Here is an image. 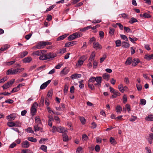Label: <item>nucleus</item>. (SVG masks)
I'll use <instances>...</instances> for the list:
<instances>
[{"mask_svg":"<svg viewBox=\"0 0 153 153\" xmlns=\"http://www.w3.org/2000/svg\"><path fill=\"white\" fill-rule=\"evenodd\" d=\"M88 87L92 90H94V86L92 84L88 83Z\"/></svg>","mask_w":153,"mask_h":153,"instance_id":"6e6d98bb","label":"nucleus"},{"mask_svg":"<svg viewBox=\"0 0 153 153\" xmlns=\"http://www.w3.org/2000/svg\"><path fill=\"white\" fill-rule=\"evenodd\" d=\"M41 125H39V124H36L34 127V131L36 132L39 131H41L42 132V128L40 126Z\"/></svg>","mask_w":153,"mask_h":153,"instance_id":"9d476101","label":"nucleus"},{"mask_svg":"<svg viewBox=\"0 0 153 153\" xmlns=\"http://www.w3.org/2000/svg\"><path fill=\"white\" fill-rule=\"evenodd\" d=\"M57 53H50L46 54L44 56H41L40 57V60H44L50 59L53 58L57 56Z\"/></svg>","mask_w":153,"mask_h":153,"instance_id":"f03ea898","label":"nucleus"},{"mask_svg":"<svg viewBox=\"0 0 153 153\" xmlns=\"http://www.w3.org/2000/svg\"><path fill=\"white\" fill-rule=\"evenodd\" d=\"M16 117V114H12L7 116V119L8 120H13L15 119Z\"/></svg>","mask_w":153,"mask_h":153,"instance_id":"4468645a","label":"nucleus"},{"mask_svg":"<svg viewBox=\"0 0 153 153\" xmlns=\"http://www.w3.org/2000/svg\"><path fill=\"white\" fill-rule=\"evenodd\" d=\"M95 56V54L94 52H93L91 53L90 56L89 58V61L92 62L93 60H94Z\"/></svg>","mask_w":153,"mask_h":153,"instance_id":"cd10ccee","label":"nucleus"},{"mask_svg":"<svg viewBox=\"0 0 153 153\" xmlns=\"http://www.w3.org/2000/svg\"><path fill=\"white\" fill-rule=\"evenodd\" d=\"M100 149V146L98 145H96L95 147V151L97 152H99Z\"/></svg>","mask_w":153,"mask_h":153,"instance_id":"0e129e2a","label":"nucleus"},{"mask_svg":"<svg viewBox=\"0 0 153 153\" xmlns=\"http://www.w3.org/2000/svg\"><path fill=\"white\" fill-rule=\"evenodd\" d=\"M137 118V117L136 116H134L132 115L131 118L129 119V120L131 122L134 121Z\"/></svg>","mask_w":153,"mask_h":153,"instance_id":"37998d69","label":"nucleus"},{"mask_svg":"<svg viewBox=\"0 0 153 153\" xmlns=\"http://www.w3.org/2000/svg\"><path fill=\"white\" fill-rule=\"evenodd\" d=\"M55 6V5H53L52 6H50L47 9L46 11H48L51 10Z\"/></svg>","mask_w":153,"mask_h":153,"instance_id":"13d9d810","label":"nucleus"},{"mask_svg":"<svg viewBox=\"0 0 153 153\" xmlns=\"http://www.w3.org/2000/svg\"><path fill=\"white\" fill-rule=\"evenodd\" d=\"M143 16L146 18H150L151 17V16L150 14L146 13H145L143 14Z\"/></svg>","mask_w":153,"mask_h":153,"instance_id":"052dcab7","label":"nucleus"},{"mask_svg":"<svg viewBox=\"0 0 153 153\" xmlns=\"http://www.w3.org/2000/svg\"><path fill=\"white\" fill-rule=\"evenodd\" d=\"M114 94L111 96L112 98H116L117 96H120V93L118 91H116L114 92L113 93Z\"/></svg>","mask_w":153,"mask_h":153,"instance_id":"2f4dec72","label":"nucleus"},{"mask_svg":"<svg viewBox=\"0 0 153 153\" xmlns=\"http://www.w3.org/2000/svg\"><path fill=\"white\" fill-rule=\"evenodd\" d=\"M118 88L121 92L122 93L124 92L125 91L124 88L122 84H120L118 85Z\"/></svg>","mask_w":153,"mask_h":153,"instance_id":"393cba45","label":"nucleus"},{"mask_svg":"<svg viewBox=\"0 0 153 153\" xmlns=\"http://www.w3.org/2000/svg\"><path fill=\"white\" fill-rule=\"evenodd\" d=\"M127 101V97L126 95L124 94L123 97V102L124 103H126Z\"/></svg>","mask_w":153,"mask_h":153,"instance_id":"864d4df0","label":"nucleus"},{"mask_svg":"<svg viewBox=\"0 0 153 153\" xmlns=\"http://www.w3.org/2000/svg\"><path fill=\"white\" fill-rule=\"evenodd\" d=\"M15 79H14L11 80L9 82L5 84L2 86V87L4 89H6L10 87L15 82Z\"/></svg>","mask_w":153,"mask_h":153,"instance_id":"423d86ee","label":"nucleus"},{"mask_svg":"<svg viewBox=\"0 0 153 153\" xmlns=\"http://www.w3.org/2000/svg\"><path fill=\"white\" fill-rule=\"evenodd\" d=\"M47 146L43 145H42L40 148V149L42 150L45 152H47Z\"/></svg>","mask_w":153,"mask_h":153,"instance_id":"a18cd8bd","label":"nucleus"},{"mask_svg":"<svg viewBox=\"0 0 153 153\" xmlns=\"http://www.w3.org/2000/svg\"><path fill=\"white\" fill-rule=\"evenodd\" d=\"M114 29L113 28H109V33L111 35H114Z\"/></svg>","mask_w":153,"mask_h":153,"instance_id":"3c124183","label":"nucleus"},{"mask_svg":"<svg viewBox=\"0 0 153 153\" xmlns=\"http://www.w3.org/2000/svg\"><path fill=\"white\" fill-rule=\"evenodd\" d=\"M85 59V56H83L79 60L78 62L77 63L76 65V66L77 67L79 66H81L83 64L84 61Z\"/></svg>","mask_w":153,"mask_h":153,"instance_id":"6e6552de","label":"nucleus"},{"mask_svg":"<svg viewBox=\"0 0 153 153\" xmlns=\"http://www.w3.org/2000/svg\"><path fill=\"white\" fill-rule=\"evenodd\" d=\"M96 77H95L91 76L89 78L88 80V82H92L93 83L95 81V80H96Z\"/></svg>","mask_w":153,"mask_h":153,"instance_id":"79ce46f5","label":"nucleus"},{"mask_svg":"<svg viewBox=\"0 0 153 153\" xmlns=\"http://www.w3.org/2000/svg\"><path fill=\"white\" fill-rule=\"evenodd\" d=\"M146 101L144 99H141L140 100V104L144 105L146 104Z\"/></svg>","mask_w":153,"mask_h":153,"instance_id":"e2e57ef3","label":"nucleus"},{"mask_svg":"<svg viewBox=\"0 0 153 153\" xmlns=\"http://www.w3.org/2000/svg\"><path fill=\"white\" fill-rule=\"evenodd\" d=\"M28 54V52L26 51L21 52L18 54V56L20 58H23L26 56Z\"/></svg>","mask_w":153,"mask_h":153,"instance_id":"a211bd4d","label":"nucleus"},{"mask_svg":"<svg viewBox=\"0 0 153 153\" xmlns=\"http://www.w3.org/2000/svg\"><path fill=\"white\" fill-rule=\"evenodd\" d=\"M136 87L139 91H140L142 89L141 85L140 84H136Z\"/></svg>","mask_w":153,"mask_h":153,"instance_id":"680f3d73","label":"nucleus"},{"mask_svg":"<svg viewBox=\"0 0 153 153\" xmlns=\"http://www.w3.org/2000/svg\"><path fill=\"white\" fill-rule=\"evenodd\" d=\"M24 70V68H18L16 69H9L7 70L6 74L7 75L10 74H15L22 71Z\"/></svg>","mask_w":153,"mask_h":153,"instance_id":"7ed1b4c3","label":"nucleus"},{"mask_svg":"<svg viewBox=\"0 0 153 153\" xmlns=\"http://www.w3.org/2000/svg\"><path fill=\"white\" fill-rule=\"evenodd\" d=\"M81 76V75L79 74H74L72 75L71 78L72 79H76L80 78Z\"/></svg>","mask_w":153,"mask_h":153,"instance_id":"412c9836","label":"nucleus"},{"mask_svg":"<svg viewBox=\"0 0 153 153\" xmlns=\"http://www.w3.org/2000/svg\"><path fill=\"white\" fill-rule=\"evenodd\" d=\"M145 119L146 120L148 121H153V117L152 116H149L148 117H146L145 118Z\"/></svg>","mask_w":153,"mask_h":153,"instance_id":"8fccbe9b","label":"nucleus"},{"mask_svg":"<svg viewBox=\"0 0 153 153\" xmlns=\"http://www.w3.org/2000/svg\"><path fill=\"white\" fill-rule=\"evenodd\" d=\"M110 142L113 145L116 144L117 143L115 139L112 137H111L110 138Z\"/></svg>","mask_w":153,"mask_h":153,"instance_id":"4c0bfd02","label":"nucleus"},{"mask_svg":"<svg viewBox=\"0 0 153 153\" xmlns=\"http://www.w3.org/2000/svg\"><path fill=\"white\" fill-rule=\"evenodd\" d=\"M121 46L124 48H128L129 47L130 45L127 42H122L121 43Z\"/></svg>","mask_w":153,"mask_h":153,"instance_id":"4be33fe9","label":"nucleus"},{"mask_svg":"<svg viewBox=\"0 0 153 153\" xmlns=\"http://www.w3.org/2000/svg\"><path fill=\"white\" fill-rule=\"evenodd\" d=\"M137 22L138 21L134 17H132L130 19L129 22L130 24H133Z\"/></svg>","mask_w":153,"mask_h":153,"instance_id":"473e14b6","label":"nucleus"},{"mask_svg":"<svg viewBox=\"0 0 153 153\" xmlns=\"http://www.w3.org/2000/svg\"><path fill=\"white\" fill-rule=\"evenodd\" d=\"M10 47V45L8 44L5 45L1 47V51H4Z\"/></svg>","mask_w":153,"mask_h":153,"instance_id":"c756f323","label":"nucleus"},{"mask_svg":"<svg viewBox=\"0 0 153 153\" xmlns=\"http://www.w3.org/2000/svg\"><path fill=\"white\" fill-rule=\"evenodd\" d=\"M117 113H120L122 111V108L119 105H117L115 109Z\"/></svg>","mask_w":153,"mask_h":153,"instance_id":"b1692460","label":"nucleus"},{"mask_svg":"<svg viewBox=\"0 0 153 153\" xmlns=\"http://www.w3.org/2000/svg\"><path fill=\"white\" fill-rule=\"evenodd\" d=\"M51 80H49L46 82L42 84L40 87V89L42 90L45 89L51 82Z\"/></svg>","mask_w":153,"mask_h":153,"instance_id":"9b49d317","label":"nucleus"},{"mask_svg":"<svg viewBox=\"0 0 153 153\" xmlns=\"http://www.w3.org/2000/svg\"><path fill=\"white\" fill-rule=\"evenodd\" d=\"M106 55L105 54H104L103 56V57L100 59V62L102 63L104 60L106 58Z\"/></svg>","mask_w":153,"mask_h":153,"instance_id":"4d7b16f0","label":"nucleus"},{"mask_svg":"<svg viewBox=\"0 0 153 153\" xmlns=\"http://www.w3.org/2000/svg\"><path fill=\"white\" fill-rule=\"evenodd\" d=\"M82 148L81 147H78L76 151V153H82Z\"/></svg>","mask_w":153,"mask_h":153,"instance_id":"5fc2aeb1","label":"nucleus"},{"mask_svg":"<svg viewBox=\"0 0 153 153\" xmlns=\"http://www.w3.org/2000/svg\"><path fill=\"white\" fill-rule=\"evenodd\" d=\"M21 146L22 148H28L30 146V144L27 141L25 140L22 142Z\"/></svg>","mask_w":153,"mask_h":153,"instance_id":"f8f14e48","label":"nucleus"},{"mask_svg":"<svg viewBox=\"0 0 153 153\" xmlns=\"http://www.w3.org/2000/svg\"><path fill=\"white\" fill-rule=\"evenodd\" d=\"M38 104L36 102H35L33 105L30 109V113L32 115H34L37 111V108Z\"/></svg>","mask_w":153,"mask_h":153,"instance_id":"20e7f679","label":"nucleus"},{"mask_svg":"<svg viewBox=\"0 0 153 153\" xmlns=\"http://www.w3.org/2000/svg\"><path fill=\"white\" fill-rule=\"evenodd\" d=\"M140 62V60L138 58H134L133 59L132 61V65L135 66L137 65Z\"/></svg>","mask_w":153,"mask_h":153,"instance_id":"f3484780","label":"nucleus"},{"mask_svg":"<svg viewBox=\"0 0 153 153\" xmlns=\"http://www.w3.org/2000/svg\"><path fill=\"white\" fill-rule=\"evenodd\" d=\"M66 52V50L65 48H62L59 51H58L57 52V53L62 54Z\"/></svg>","mask_w":153,"mask_h":153,"instance_id":"a19ab883","label":"nucleus"},{"mask_svg":"<svg viewBox=\"0 0 153 153\" xmlns=\"http://www.w3.org/2000/svg\"><path fill=\"white\" fill-rule=\"evenodd\" d=\"M120 15H121L122 17L124 19H128L129 18L128 17V15L126 13H122Z\"/></svg>","mask_w":153,"mask_h":153,"instance_id":"de8ad7c7","label":"nucleus"},{"mask_svg":"<svg viewBox=\"0 0 153 153\" xmlns=\"http://www.w3.org/2000/svg\"><path fill=\"white\" fill-rule=\"evenodd\" d=\"M131 57H128L127 59L126 62L125 64L128 65H129L131 64Z\"/></svg>","mask_w":153,"mask_h":153,"instance_id":"58836bf2","label":"nucleus"},{"mask_svg":"<svg viewBox=\"0 0 153 153\" xmlns=\"http://www.w3.org/2000/svg\"><path fill=\"white\" fill-rule=\"evenodd\" d=\"M32 55L33 56H40L39 58L40 60V57L41 56H44V55H42L41 54V51L40 50H38L36 51H35L33 52L32 53Z\"/></svg>","mask_w":153,"mask_h":153,"instance_id":"ddd939ff","label":"nucleus"},{"mask_svg":"<svg viewBox=\"0 0 153 153\" xmlns=\"http://www.w3.org/2000/svg\"><path fill=\"white\" fill-rule=\"evenodd\" d=\"M116 45L117 47H120L121 45L122 42L120 40H118L115 42Z\"/></svg>","mask_w":153,"mask_h":153,"instance_id":"c03bdc74","label":"nucleus"},{"mask_svg":"<svg viewBox=\"0 0 153 153\" xmlns=\"http://www.w3.org/2000/svg\"><path fill=\"white\" fill-rule=\"evenodd\" d=\"M57 129L58 132L62 133L63 134L65 133H67L68 132L67 129L60 126L58 127Z\"/></svg>","mask_w":153,"mask_h":153,"instance_id":"1a4fd4ad","label":"nucleus"},{"mask_svg":"<svg viewBox=\"0 0 153 153\" xmlns=\"http://www.w3.org/2000/svg\"><path fill=\"white\" fill-rule=\"evenodd\" d=\"M102 76L104 79L108 81L110 78V75L107 73H105L103 74Z\"/></svg>","mask_w":153,"mask_h":153,"instance_id":"a878e982","label":"nucleus"},{"mask_svg":"<svg viewBox=\"0 0 153 153\" xmlns=\"http://www.w3.org/2000/svg\"><path fill=\"white\" fill-rule=\"evenodd\" d=\"M124 31L128 33L131 31L130 29L128 27H124Z\"/></svg>","mask_w":153,"mask_h":153,"instance_id":"69168bd1","label":"nucleus"},{"mask_svg":"<svg viewBox=\"0 0 153 153\" xmlns=\"http://www.w3.org/2000/svg\"><path fill=\"white\" fill-rule=\"evenodd\" d=\"M68 87L66 85H65L64 89V93L65 94H66L68 91Z\"/></svg>","mask_w":153,"mask_h":153,"instance_id":"bf43d9fd","label":"nucleus"},{"mask_svg":"<svg viewBox=\"0 0 153 153\" xmlns=\"http://www.w3.org/2000/svg\"><path fill=\"white\" fill-rule=\"evenodd\" d=\"M81 36L80 34L77 32L75 33L72 34L70 35L68 37V39L69 41L72 40L77 38H79Z\"/></svg>","mask_w":153,"mask_h":153,"instance_id":"39448f33","label":"nucleus"},{"mask_svg":"<svg viewBox=\"0 0 153 153\" xmlns=\"http://www.w3.org/2000/svg\"><path fill=\"white\" fill-rule=\"evenodd\" d=\"M68 35V34H65L61 36H60L58 37L57 39V41H59L62 40H63Z\"/></svg>","mask_w":153,"mask_h":153,"instance_id":"bb28decb","label":"nucleus"},{"mask_svg":"<svg viewBox=\"0 0 153 153\" xmlns=\"http://www.w3.org/2000/svg\"><path fill=\"white\" fill-rule=\"evenodd\" d=\"M144 59L148 60L153 59V54H152L151 55L146 54L145 55Z\"/></svg>","mask_w":153,"mask_h":153,"instance_id":"6ab92c4d","label":"nucleus"},{"mask_svg":"<svg viewBox=\"0 0 153 153\" xmlns=\"http://www.w3.org/2000/svg\"><path fill=\"white\" fill-rule=\"evenodd\" d=\"M79 118L80 120V121L82 124H84L86 122L85 119L84 117H79Z\"/></svg>","mask_w":153,"mask_h":153,"instance_id":"ea45409f","label":"nucleus"},{"mask_svg":"<svg viewBox=\"0 0 153 153\" xmlns=\"http://www.w3.org/2000/svg\"><path fill=\"white\" fill-rule=\"evenodd\" d=\"M93 47L96 50L102 48V46L98 42H94L93 43Z\"/></svg>","mask_w":153,"mask_h":153,"instance_id":"2eb2a0df","label":"nucleus"},{"mask_svg":"<svg viewBox=\"0 0 153 153\" xmlns=\"http://www.w3.org/2000/svg\"><path fill=\"white\" fill-rule=\"evenodd\" d=\"M67 133L63 134V140L64 141L66 142L68 140V137L67 135Z\"/></svg>","mask_w":153,"mask_h":153,"instance_id":"c85d7f7f","label":"nucleus"},{"mask_svg":"<svg viewBox=\"0 0 153 153\" xmlns=\"http://www.w3.org/2000/svg\"><path fill=\"white\" fill-rule=\"evenodd\" d=\"M32 60L31 57L30 56H28L24 58L23 60L24 63H29Z\"/></svg>","mask_w":153,"mask_h":153,"instance_id":"aec40b11","label":"nucleus"},{"mask_svg":"<svg viewBox=\"0 0 153 153\" xmlns=\"http://www.w3.org/2000/svg\"><path fill=\"white\" fill-rule=\"evenodd\" d=\"M69 72V70L66 68H64L60 72V74L61 76L67 74Z\"/></svg>","mask_w":153,"mask_h":153,"instance_id":"dca6fc26","label":"nucleus"},{"mask_svg":"<svg viewBox=\"0 0 153 153\" xmlns=\"http://www.w3.org/2000/svg\"><path fill=\"white\" fill-rule=\"evenodd\" d=\"M25 131L29 133H34V131L33 130L32 128L30 127L25 129Z\"/></svg>","mask_w":153,"mask_h":153,"instance_id":"c9c22d12","label":"nucleus"},{"mask_svg":"<svg viewBox=\"0 0 153 153\" xmlns=\"http://www.w3.org/2000/svg\"><path fill=\"white\" fill-rule=\"evenodd\" d=\"M120 36L122 39L126 41H128V40L127 37L125 35H120Z\"/></svg>","mask_w":153,"mask_h":153,"instance_id":"603ef678","label":"nucleus"},{"mask_svg":"<svg viewBox=\"0 0 153 153\" xmlns=\"http://www.w3.org/2000/svg\"><path fill=\"white\" fill-rule=\"evenodd\" d=\"M27 139L28 140L32 142H36L37 141L36 139L32 137H28Z\"/></svg>","mask_w":153,"mask_h":153,"instance_id":"f704fd0d","label":"nucleus"},{"mask_svg":"<svg viewBox=\"0 0 153 153\" xmlns=\"http://www.w3.org/2000/svg\"><path fill=\"white\" fill-rule=\"evenodd\" d=\"M19 88L17 86V87L13 88V89L11 91V93H13L17 92L18 91H19Z\"/></svg>","mask_w":153,"mask_h":153,"instance_id":"09e8293b","label":"nucleus"},{"mask_svg":"<svg viewBox=\"0 0 153 153\" xmlns=\"http://www.w3.org/2000/svg\"><path fill=\"white\" fill-rule=\"evenodd\" d=\"M96 83L94 84V85L97 86L98 88L101 86V83L102 82V77L101 76H97L96 77Z\"/></svg>","mask_w":153,"mask_h":153,"instance_id":"0eeeda50","label":"nucleus"},{"mask_svg":"<svg viewBox=\"0 0 153 153\" xmlns=\"http://www.w3.org/2000/svg\"><path fill=\"white\" fill-rule=\"evenodd\" d=\"M91 125H92V126H91V128H92L94 129L95 128L97 127V124L95 123L94 122L92 123H91Z\"/></svg>","mask_w":153,"mask_h":153,"instance_id":"338daca9","label":"nucleus"},{"mask_svg":"<svg viewBox=\"0 0 153 153\" xmlns=\"http://www.w3.org/2000/svg\"><path fill=\"white\" fill-rule=\"evenodd\" d=\"M76 41H72L66 43L65 44V47H69L71 46H73L75 44V42Z\"/></svg>","mask_w":153,"mask_h":153,"instance_id":"5701e85b","label":"nucleus"},{"mask_svg":"<svg viewBox=\"0 0 153 153\" xmlns=\"http://www.w3.org/2000/svg\"><path fill=\"white\" fill-rule=\"evenodd\" d=\"M16 62V60H14L13 61H11L10 62H4V63L5 65H11L13 64L15 62Z\"/></svg>","mask_w":153,"mask_h":153,"instance_id":"e433bc0d","label":"nucleus"},{"mask_svg":"<svg viewBox=\"0 0 153 153\" xmlns=\"http://www.w3.org/2000/svg\"><path fill=\"white\" fill-rule=\"evenodd\" d=\"M15 123V126L20 127H21V123L19 121H16L14 122Z\"/></svg>","mask_w":153,"mask_h":153,"instance_id":"49530a36","label":"nucleus"},{"mask_svg":"<svg viewBox=\"0 0 153 153\" xmlns=\"http://www.w3.org/2000/svg\"><path fill=\"white\" fill-rule=\"evenodd\" d=\"M51 44V42L41 41L38 43L36 46L33 47L32 49H40L43 48L46 45H50Z\"/></svg>","mask_w":153,"mask_h":153,"instance_id":"f257e3e1","label":"nucleus"},{"mask_svg":"<svg viewBox=\"0 0 153 153\" xmlns=\"http://www.w3.org/2000/svg\"><path fill=\"white\" fill-rule=\"evenodd\" d=\"M145 149L147 153H151L152 152L149 147H146Z\"/></svg>","mask_w":153,"mask_h":153,"instance_id":"774afa93","label":"nucleus"},{"mask_svg":"<svg viewBox=\"0 0 153 153\" xmlns=\"http://www.w3.org/2000/svg\"><path fill=\"white\" fill-rule=\"evenodd\" d=\"M35 122L37 124H39V125H42V122L40 119L39 116H36L35 117Z\"/></svg>","mask_w":153,"mask_h":153,"instance_id":"7c9ffc66","label":"nucleus"},{"mask_svg":"<svg viewBox=\"0 0 153 153\" xmlns=\"http://www.w3.org/2000/svg\"><path fill=\"white\" fill-rule=\"evenodd\" d=\"M7 125L10 127H12L14 126H15L14 123L12 121L8 122L7 123Z\"/></svg>","mask_w":153,"mask_h":153,"instance_id":"72a5a7b5","label":"nucleus"}]
</instances>
